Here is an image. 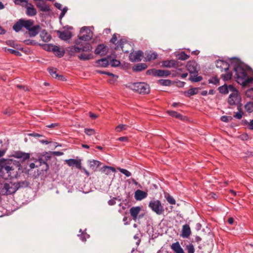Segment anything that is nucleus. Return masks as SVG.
<instances>
[{
    "instance_id": "f257e3e1",
    "label": "nucleus",
    "mask_w": 253,
    "mask_h": 253,
    "mask_svg": "<svg viewBox=\"0 0 253 253\" xmlns=\"http://www.w3.org/2000/svg\"><path fill=\"white\" fill-rule=\"evenodd\" d=\"M231 66L235 72L237 82L243 86L253 82V77H250L247 72L252 71V69L238 58L234 57L230 59Z\"/></svg>"
},
{
    "instance_id": "f03ea898",
    "label": "nucleus",
    "mask_w": 253,
    "mask_h": 253,
    "mask_svg": "<svg viewBox=\"0 0 253 253\" xmlns=\"http://www.w3.org/2000/svg\"><path fill=\"white\" fill-rule=\"evenodd\" d=\"M21 164L19 162L11 159H2L0 160V175L4 179L12 178L16 177L19 170Z\"/></svg>"
},
{
    "instance_id": "7ed1b4c3",
    "label": "nucleus",
    "mask_w": 253,
    "mask_h": 253,
    "mask_svg": "<svg viewBox=\"0 0 253 253\" xmlns=\"http://www.w3.org/2000/svg\"><path fill=\"white\" fill-rule=\"evenodd\" d=\"M131 88L134 91L141 94H147L150 93L149 84L144 82H137L133 83Z\"/></svg>"
},
{
    "instance_id": "20e7f679",
    "label": "nucleus",
    "mask_w": 253,
    "mask_h": 253,
    "mask_svg": "<svg viewBox=\"0 0 253 253\" xmlns=\"http://www.w3.org/2000/svg\"><path fill=\"white\" fill-rule=\"evenodd\" d=\"M18 187L15 183L12 182L0 184V193L2 195H10L15 193Z\"/></svg>"
},
{
    "instance_id": "39448f33",
    "label": "nucleus",
    "mask_w": 253,
    "mask_h": 253,
    "mask_svg": "<svg viewBox=\"0 0 253 253\" xmlns=\"http://www.w3.org/2000/svg\"><path fill=\"white\" fill-rule=\"evenodd\" d=\"M85 32V34L79 36L78 39L75 41V44L80 45L81 43L84 42H85L89 41L92 38V35H90L91 31L86 27H83L81 29L80 32L84 33Z\"/></svg>"
},
{
    "instance_id": "423d86ee",
    "label": "nucleus",
    "mask_w": 253,
    "mask_h": 253,
    "mask_svg": "<svg viewBox=\"0 0 253 253\" xmlns=\"http://www.w3.org/2000/svg\"><path fill=\"white\" fill-rule=\"evenodd\" d=\"M148 207L158 215L163 214L165 210L161 202L159 200H152L149 202Z\"/></svg>"
},
{
    "instance_id": "0eeeda50",
    "label": "nucleus",
    "mask_w": 253,
    "mask_h": 253,
    "mask_svg": "<svg viewBox=\"0 0 253 253\" xmlns=\"http://www.w3.org/2000/svg\"><path fill=\"white\" fill-rule=\"evenodd\" d=\"M187 70L191 74H197L200 68L198 63L195 60L189 61L186 65Z\"/></svg>"
},
{
    "instance_id": "6e6552de",
    "label": "nucleus",
    "mask_w": 253,
    "mask_h": 253,
    "mask_svg": "<svg viewBox=\"0 0 253 253\" xmlns=\"http://www.w3.org/2000/svg\"><path fill=\"white\" fill-rule=\"evenodd\" d=\"M143 56L144 52L141 50H138L131 52L129 55L128 58L129 60L132 62H139L141 61Z\"/></svg>"
},
{
    "instance_id": "1a4fd4ad",
    "label": "nucleus",
    "mask_w": 253,
    "mask_h": 253,
    "mask_svg": "<svg viewBox=\"0 0 253 253\" xmlns=\"http://www.w3.org/2000/svg\"><path fill=\"white\" fill-rule=\"evenodd\" d=\"M48 52H52L54 54L61 58L64 55L65 51L63 49L61 48L59 46L48 44Z\"/></svg>"
},
{
    "instance_id": "9d476101",
    "label": "nucleus",
    "mask_w": 253,
    "mask_h": 253,
    "mask_svg": "<svg viewBox=\"0 0 253 253\" xmlns=\"http://www.w3.org/2000/svg\"><path fill=\"white\" fill-rule=\"evenodd\" d=\"M241 102V97L239 92L231 93L228 98V103L230 105H235Z\"/></svg>"
},
{
    "instance_id": "9b49d317",
    "label": "nucleus",
    "mask_w": 253,
    "mask_h": 253,
    "mask_svg": "<svg viewBox=\"0 0 253 253\" xmlns=\"http://www.w3.org/2000/svg\"><path fill=\"white\" fill-rule=\"evenodd\" d=\"M215 65L217 68H219L220 71H228L230 67L228 62L222 60H217L215 61Z\"/></svg>"
},
{
    "instance_id": "f8f14e48",
    "label": "nucleus",
    "mask_w": 253,
    "mask_h": 253,
    "mask_svg": "<svg viewBox=\"0 0 253 253\" xmlns=\"http://www.w3.org/2000/svg\"><path fill=\"white\" fill-rule=\"evenodd\" d=\"M56 33L58 37L63 41H67L73 36L72 32L68 31H60L58 30Z\"/></svg>"
},
{
    "instance_id": "ddd939ff",
    "label": "nucleus",
    "mask_w": 253,
    "mask_h": 253,
    "mask_svg": "<svg viewBox=\"0 0 253 253\" xmlns=\"http://www.w3.org/2000/svg\"><path fill=\"white\" fill-rule=\"evenodd\" d=\"M108 51V48L105 44L102 43L98 44L95 49L94 53L96 54L101 55H105Z\"/></svg>"
},
{
    "instance_id": "4468645a",
    "label": "nucleus",
    "mask_w": 253,
    "mask_h": 253,
    "mask_svg": "<svg viewBox=\"0 0 253 253\" xmlns=\"http://www.w3.org/2000/svg\"><path fill=\"white\" fill-rule=\"evenodd\" d=\"M65 162L69 167L75 166L78 169H82L81 160L70 159L66 160Z\"/></svg>"
},
{
    "instance_id": "2eb2a0df",
    "label": "nucleus",
    "mask_w": 253,
    "mask_h": 253,
    "mask_svg": "<svg viewBox=\"0 0 253 253\" xmlns=\"http://www.w3.org/2000/svg\"><path fill=\"white\" fill-rule=\"evenodd\" d=\"M141 207L139 206L132 207L129 210V213L132 219L136 221L138 218V214L141 211Z\"/></svg>"
},
{
    "instance_id": "dca6fc26",
    "label": "nucleus",
    "mask_w": 253,
    "mask_h": 253,
    "mask_svg": "<svg viewBox=\"0 0 253 253\" xmlns=\"http://www.w3.org/2000/svg\"><path fill=\"white\" fill-rule=\"evenodd\" d=\"M144 54V61H151L157 58L158 54L156 52L152 51H146Z\"/></svg>"
},
{
    "instance_id": "f3484780",
    "label": "nucleus",
    "mask_w": 253,
    "mask_h": 253,
    "mask_svg": "<svg viewBox=\"0 0 253 253\" xmlns=\"http://www.w3.org/2000/svg\"><path fill=\"white\" fill-rule=\"evenodd\" d=\"M178 63L177 60L171 59V60H163L162 62V66L165 68H176L177 66Z\"/></svg>"
},
{
    "instance_id": "a211bd4d",
    "label": "nucleus",
    "mask_w": 253,
    "mask_h": 253,
    "mask_svg": "<svg viewBox=\"0 0 253 253\" xmlns=\"http://www.w3.org/2000/svg\"><path fill=\"white\" fill-rule=\"evenodd\" d=\"M191 234V231L190 226L188 224H185L182 226L181 234L180 236L184 238H188Z\"/></svg>"
},
{
    "instance_id": "6ab92c4d",
    "label": "nucleus",
    "mask_w": 253,
    "mask_h": 253,
    "mask_svg": "<svg viewBox=\"0 0 253 253\" xmlns=\"http://www.w3.org/2000/svg\"><path fill=\"white\" fill-rule=\"evenodd\" d=\"M88 163L89 168L93 170V171H96L97 168L102 164L101 162L95 160H88Z\"/></svg>"
},
{
    "instance_id": "aec40b11",
    "label": "nucleus",
    "mask_w": 253,
    "mask_h": 253,
    "mask_svg": "<svg viewBox=\"0 0 253 253\" xmlns=\"http://www.w3.org/2000/svg\"><path fill=\"white\" fill-rule=\"evenodd\" d=\"M55 6L59 10H61V12L59 15V18L60 19V22L61 24V19L64 16L65 13L67 12L68 10L67 7L65 6L63 8H62V5L59 3L55 2L54 3Z\"/></svg>"
},
{
    "instance_id": "412c9836",
    "label": "nucleus",
    "mask_w": 253,
    "mask_h": 253,
    "mask_svg": "<svg viewBox=\"0 0 253 253\" xmlns=\"http://www.w3.org/2000/svg\"><path fill=\"white\" fill-rule=\"evenodd\" d=\"M76 45V44L75 45L69 46L67 49V51L70 56H74L76 53L81 52V47Z\"/></svg>"
},
{
    "instance_id": "4be33fe9",
    "label": "nucleus",
    "mask_w": 253,
    "mask_h": 253,
    "mask_svg": "<svg viewBox=\"0 0 253 253\" xmlns=\"http://www.w3.org/2000/svg\"><path fill=\"white\" fill-rule=\"evenodd\" d=\"M147 196V193L146 192L139 189L137 190L134 193L135 199L137 201H140L144 199Z\"/></svg>"
},
{
    "instance_id": "5701e85b",
    "label": "nucleus",
    "mask_w": 253,
    "mask_h": 253,
    "mask_svg": "<svg viewBox=\"0 0 253 253\" xmlns=\"http://www.w3.org/2000/svg\"><path fill=\"white\" fill-rule=\"evenodd\" d=\"M40 30V27L39 25L33 26L28 30V34L30 37H34L39 33Z\"/></svg>"
},
{
    "instance_id": "b1692460",
    "label": "nucleus",
    "mask_w": 253,
    "mask_h": 253,
    "mask_svg": "<svg viewBox=\"0 0 253 253\" xmlns=\"http://www.w3.org/2000/svg\"><path fill=\"white\" fill-rule=\"evenodd\" d=\"M13 156L17 159H21L23 161L28 159L30 157L29 154L23 153L20 151L15 152L13 154Z\"/></svg>"
},
{
    "instance_id": "393cba45",
    "label": "nucleus",
    "mask_w": 253,
    "mask_h": 253,
    "mask_svg": "<svg viewBox=\"0 0 253 253\" xmlns=\"http://www.w3.org/2000/svg\"><path fill=\"white\" fill-rule=\"evenodd\" d=\"M200 87H192L187 91L183 92V94L187 97H190L191 96L197 94L198 93V90Z\"/></svg>"
},
{
    "instance_id": "a878e982",
    "label": "nucleus",
    "mask_w": 253,
    "mask_h": 253,
    "mask_svg": "<svg viewBox=\"0 0 253 253\" xmlns=\"http://www.w3.org/2000/svg\"><path fill=\"white\" fill-rule=\"evenodd\" d=\"M148 67L146 63H141L135 65L132 67V70L134 72H138L145 70Z\"/></svg>"
},
{
    "instance_id": "bb28decb",
    "label": "nucleus",
    "mask_w": 253,
    "mask_h": 253,
    "mask_svg": "<svg viewBox=\"0 0 253 253\" xmlns=\"http://www.w3.org/2000/svg\"><path fill=\"white\" fill-rule=\"evenodd\" d=\"M167 113L170 116L172 117H174L176 119H179L180 120H185L186 119V116H184L182 115L181 114L178 113V112L172 111V110H169L167 111Z\"/></svg>"
},
{
    "instance_id": "cd10ccee",
    "label": "nucleus",
    "mask_w": 253,
    "mask_h": 253,
    "mask_svg": "<svg viewBox=\"0 0 253 253\" xmlns=\"http://www.w3.org/2000/svg\"><path fill=\"white\" fill-rule=\"evenodd\" d=\"M171 249L175 253H185L178 242L173 243L171 246Z\"/></svg>"
},
{
    "instance_id": "c85d7f7f",
    "label": "nucleus",
    "mask_w": 253,
    "mask_h": 253,
    "mask_svg": "<svg viewBox=\"0 0 253 253\" xmlns=\"http://www.w3.org/2000/svg\"><path fill=\"white\" fill-rule=\"evenodd\" d=\"M97 67H107L109 65V61L107 58H103L96 61Z\"/></svg>"
},
{
    "instance_id": "c756f323",
    "label": "nucleus",
    "mask_w": 253,
    "mask_h": 253,
    "mask_svg": "<svg viewBox=\"0 0 253 253\" xmlns=\"http://www.w3.org/2000/svg\"><path fill=\"white\" fill-rule=\"evenodd\" d=\"M81 48V51L89 52L91 51L92 47L89 42H82L79 45Z\"/></svg>"
},
{
    "instance_id": "7c9ffc66",
    "label": "nucleus",
    "mask_w": 253,
    "mask_h": 253,
    "mask_svg": "<svg viewBox=\"0 0 253 253\" xmlns=\"http://www.w3.org/2000/svg\"><path fill=\"white\" fill-rule=\"evenodd\" d=\"M100 171L108 175L110 174L111 171L113 172H116V169L113 167L104 166L100 169Z\"/></svg>"
},
{
    "instance_id": "2f4dec72",
    "label": "nucleus",
    "mask_w": 253,
    "mask_h": 253,
    "mask_svg": "<svg viewBox=\"0 0 253 253\" xmlns=\"http://www.w3.org/2000/svg\"><path fill=\"white\" fill-rule=\"evenodd\" d=\"M37 6L42 11H47V5L46 1H36Z\"/></svg>"
},
{
    "instance_id": "473e14b6",
    "label": "nucleus",
    "mask_w": 253,
    "mask_h": 253,
    "mask_svg": "<svg viewBox=\"0 0 253 253\" xmlns=\"http://www.w3.org/2000/svg\"><path fill=\"white\" fill-rule=\"evenodd\" d=\"M170 74V71L157 69V77H167Z\"/></svg>"
},
{
    "instance_id": "72a5a7b5",
    "label": "nucleus",
    "mask_w": 253,
    "mask_h": 253,
    "mask_svg": "<svg viewBox=\"0 0 253 253\" xmlns=\"http://www.w3.org/2000/svg\"><path fill=\"white\" fill-rule=\"evenodd\" d=\"M113 57L112 59H111L110 64L111 66L113 67H117L121 66V62L119 60H117L116 58L117 57V55L115 52H114L113 53Z\"/></svg>"
},
{
    "instance_id": "f704fd0d",
    "label": "nucleus",
    "mask_w": 253,
    "mask_h": 253,
    "mask_svg": "<svg viewBox=\"0 0 253 253\" xmlns=\"http://www.w3.org/2000/svg\"><path fill=\"white\" fill-rule=\"evenodd\" d=\"M22 27H23V25L22 24V19H21L14 24L13 26V29L16 32H18L21 30Z\"/></svg>"
},
{
    "instance_id": "c9c22d12",
    "label": "nucleus",
    "mask_w": 253,
    "mask_h": 253,
    "mask_svg": "<svg viewBox=\"0 0 253 253\" xmlns=\"http://www.w3.org/2000/svg\"><path fill=\"white\" fill-rule=\"evenodd\" d=\"M79 59L82 61L88 60L93 58V55L91 53L84 54L82 53L78 56Z\"/></svg>"
},
{
    "instance_id": "e433bc0d",
    "label": "nucleus",
    "mask_w": 253,
    "mask_h": 253,
    "mask_svg": "<svg viewBox=\"0 0 253 253\" xmlns=\"http://www.w3.org/2000/svg\"><path fill=\"white\" fill-rule=\"evenodd\" d=\"M33 24L34 21L32 20H24L22 19L23 27L25 28L28 30L33 26Z\"/></svg>"
},
{
    "instance_id": "4c0bfd02",
    "label": "nucleus",
    "mask_w": 253,
    "mask_h": 253,
    "mask_svg": "<svg viewBox=\"0 0 253 253\" xmlns=\"http://www.w3.org/2000/svg\"><path fill=\"white\" fill-rule=\"evenodd\" d=\"M26 14L28 16H34L37 14L36 9L34 7L33 5L30 4V5L28 6L27 8Z\"/></svg>"
},
{
    "instance_id": "58836bf2",
    "label": "nucleus",
    "mask_w": 253,
    "mask_h": 253,
    "mask_svg": "<svg viewBox=\"0 0 253 253\" xmlns=\"http://www.w3.org/2000/svg\"><path fill=\"white\" fill-rule=\"evenodd\" d=\"M47 153L45 152V153L40 157H39V162L40 165L44 164L46 165V167H47Z\"/></svg>"
},
{
    "instance_id": "ea45409f",
    "label": "nucleus",
    "mask_w": 253,
    "mask_h": 253,
    "mask_svg": "<svg viewBox=\"0 0 253 253\" xmlns=\"http://www.w3.org/2000/svg\"><path fill=\"white\" fill-rule=\"evenodd\" d=\"M158 83L163 86H170L172 84V82L168 79H160L158 81Z\"/></svg>"
},
{
    "instance_id": "a19ab883",
    "label": "nucleus",
    "mask_w": 253,
    "mask_h": 253,
    "mask_svg": "<svg viewBox=\"0 0 253 253\" xmlns=\"http://www.w3.org/2000/svg\"><path fill=\"white\" fill-rule=\"evenodd\" d=\"M176 57L177 59L178 60H185L186 59H188L189 58L190 56L186 54V53L184 51H181L180 53L176 55Z\"/></svg>"
},
{
    "instance_id": "79ce46f5",
    "label": "nucleus",
    "mask_w": 253,
    "mask_h": 253,
    "mask_svg": "<svg viewBox=\"0 0 253 253\" xmlns=\"http://www.w3.org/2000/svg\"><path fill=\"white\" fill-rule=\"evenodd\" d=\"M241 125L247 126L249 129L253 130V119L249 122L247 120H243L241 122Z\"/></svg>"
},
{
    "instance_id": "37998d69",
    "label": "nucleus",
    "mask_w": 253,
    "mask_h": 253,
    "mask_svg": "<svg viewBox=\"0 0 253 253\" xmlns=\"http://www.w3.org/2000/svg\"><path fill=\"white\" fill-rule=\"evenodd\" d=\"M219 92L223 94H227L228 93V88L227 85L225 84L224 85L219 86L218 88Z\"/></svg>"
},
{
    "instance_id": "c03bdc74",
    "label": "nucleus",
    "mask_w": 253,
    "mask_h": 253,
    "mask_svg": "<svg viewBox=\"0 0 253 253\" xmlns=\"http://www.w3.org/2000/svg\"><path fill=\"white\" fill-rule=\"evenodd\" d=\"M127 40L126 39H121L117 42V44L115 48V49H118L119 47H121L122 49L123 46L125 43H126Z\"/></svg>"
},
{
    "instance_id": "a18cd8bd",
    "label": "nucleus",
    "mask_w": 253,
    "mask_h": 253,
    "mask_svg": "<svg viewBox=\"0 0 253 253\" xmlns=\"http://www.w3.org/2000/svg\"><path fill=\"white\" fill-rule=\"evenodd\" d=\"M226 72V73L225 74L221 75V78L223 79V81H228L231 79L232 73L231 72Z\"/></svg>"
},
{
    "instance_id": "49530a36",
    "label": "nucleus",
    "mask_w": 253,
    "mask_h": 253,
    "mask_svg": "<svg viewBox=\"0 0 253 253\" xmlns=\"http://www.w3.org/2000/svg\"><path fill=\"white\" fill-rule=\"evenodd\" d=\"M245 109L248 113L253 112V102H249L245 105Z\"/></svg>"
},
{
    "instance_id": "de8ad7c7",
    "label": "nucleus",
    "mask_w": 253,
    "mask_h": 253,
    "mask_svg": "<svg viewBox=\"0 0 253 253\" xmlns=\"http://www.w3.org/2000/svg\"><path fill=\"white\" fill-rule=\"evenodd\" d=\"M195 75L196 76L194 77H192V76L191 75L189 80L194 83H197L203 80V77L202 76H197V74Z\"/></svg>"
},
{
    "instance_id": "09e8293b",
    "label": "nucleus",
    "mask_w": 253,
    "mask_h": 253,
    "mask_svg": "<svg viewBox=\"0 0 253 253\" xmlns=\"http://www.w3.org/2000/svg\"><path fill=\"white\" fill-rule=\"evenodd\" d=\"M208 82L209 84L218 85L219 84V79L216 76L212 77L209 80Z\"/></svg>"
},
{
    "instance_id": "8fccbe9b",
    "label": "nucleus",
    "mask_w": 253,
    "mask_h": 253,
    "mask_svg": "<svg viewBox=\"0 0 253 253\" xmlns=\"http://www.w3.org/2000/svg\"><path fill=\"white\" fill-rule=\"evenodd\" d=\"M29 183L27 181L24 180L17 182L16 185H17L18 189L19 188L27 187L29 186Z\"/></svg>"
},
{
    "instance_id": "3c124183",
    "label": "nucleus",
    "mask_w": 253,
    "mask_h": 253,
    "mask_svg": "<svg viewBox=\"0 0 253 253\" xmlns=\"http://www.w3.org/2000/svg\"><path fill=\"white\" fill-rule=\"evenodd\" d=\"M63 153L60 151H48V160L53 156H62Z\"/></svg>"
},
{
    "instance_id": "603ef678",
    "label": "nucleus",
    "mask_w": 253,
    "mask_h": 253,
    "mask_svg": "<svg viewBox=\"0 0 253 253\" xmlns=\"http://www.w3.org/2000/svg\"><path fill=\"white\" fill-rule=\"evenodd\" d=\"M4 51L6 52L8 51L10 53L14 54L18 56H20L21 55V53L19 51L13 49L5 48Z\"/></svg>"
},
{
    "instance_id": "864d4df0",
    "label": "nucleus",
    "mask_w": 253,
    "mask_h": 253,
    "mask_svg": "<svg viewBox=\"0 0 253 253\" xmlns=\"http://www.w3.org/2000/svg\"><path fill=\"white\" fill-rule=\"evenodd\" d=\"M48 73L52 78L55 79L57 78L56 75H58V74L57 73L56 69L48 68Z\"/></svg>"
},
{
    "instance_id": "5fc2aeb1",
    "label": "nucleus",
    "mask_w": 253,
    "mask_h": 253,
    "mask_svg": "<svg viewBox=\"0 0 253 253\" xmlns=\"http://www.w3.org/2000/svg\"><path fill=\"white\" fill-rule=\"evenodd\" d=\"M157 69L155 68L149 69L146 71V75H152L154 77H157Z\"/></svg>"
},
{
    "instance_id": "6e6d98bb",
    "label": "nucleus",
    "mask_w": 253,
    "mask_h": 253,
    "mask_svg": "<svg viewBox=\"0 0 253 253\" xmlns=\"http://www.w3.org/2000/svg\"><path fill=\"white\" fill-rule=\"evenodd\" d=\"M126 128H127L126 125L121 124L116 127L115 130L117 132H121L124 130H126Z\"/></svg>"
},
{
    "instance_id": "4d7b16f0",
    "label": "nucleus",
    "mask_w": 253,
    "mask_h": 253,
    "mask_svg": "<svg viewBox=\"0 0 253 253\" xmlns=\"http://www.w3.org/2000/svg\"><path fill=\"white\" fill-rule=\"evenodd\" d=\"M185 249L188 251V253H194L195 252L194 247L192 244H189L186 245Z\"/></svg>"
},
{
    "instance_id": "13d9d810",
    "label": "nucleus",
    "mask_w": 253,
    "mask_h": 253,
    "mask_svg": "<svg viewBox=\"0 0 253 253\" xmlns=\"http://www.w3.org/2000/svg\"><path fill=\"white\" fill-rule=\"evenodd\" d=\"M84 132L88 136L93 135L95 133V130L92 128H85Z\"/></svg>"
},
{
    "instance_id": "bf43d9fd",
    "label": "nucleus",
    "mask_w": 253,
    "mask_h": 253,
    "mask_svg": "<svg viewBox=\"0 0 253 253\" xmlns=\"http://www.w3.org/2000/svg\"><path fill=\"white\" fill-rule=\"evenodd\" d=\"M166 199L167 201L171 205H175V200L169 194H168V196H166Z\"/></svg>"
},
{
    "instance_id": "052dcab7",
    "label": "nucleus",
    "mask_w": 253,
    "mask_h": 253,
    "mask_svg": "<svg viewBox=\"0 0 253 253\" xmlns=\"http://www.w3.org/2000/svg\"><path fill=\"white\" fill-rule=\"evenodd\" d=\"M233 119L232 117L231 116H223L221 117L220 120L221 121L228 123L231 121Z\"/></svg>"
},
{
    "instance_id": "680f3d73",
    "label": "nucleus",
    "mask_w": 253,
    "mask_h": 253,
    "mask_svg": "<svg viewBox=\"0 0 253 253\" xmlns=\"http://www.w3.org/2000/svg\"><path fill=\"white\" fill-rule=\"evenodd\" d=\"M80 234L78 235V236L79 237L80 239L83 242H85L86 241L85 237L84 232L80 229L79 230Z\"/></svg>"
},
{
    "instance_id": "e2e57ef3",
    "label": "nucleus",
    "mask_w": 253,
    "mask_h": 253,
    "mask_svg": "<svg viewBox=\"0 0 253 253\" xmlns=\"http://www.w3.org/2000/svg\"><path fill=\"white\" fill-rule=\"evenodd\" d=\"M58 145L57 144V143L55 142H53L52 141H49L48 140V148L51 149H53L56 148Z\"/></svg>"
},
{
    "instance_id": "0e129e2a",
    "label": "nucleus",
    "mask_w": 253,
    "mask_h": 253,
    "mask_svg": "<svg viewBox=\"0 0 253 253\" xmlns=\"http://www.w3.org/2000/svg\"><path fill=\"white\" fill-rule=\"evenodd\" d=\"M40 37L42 42H47V34L46 32H42L40 34Z\"/></svg>"
},
{
    "instance_id": "69168bd1",
    "label": "nucleus",
    "mask_w": 253,
    "mask_h": 253,
    "mask_svg": "<svg viewBox=\"0 0 253 253\" xmlns=\"http://www.w3.org/2000/svg\"><path fill=\"white\" fill-rule=\"evenodd\" d=\"M120 171L125 175L127 177H129L131 175V173L130 172H129L128 170H127L126 169H119Z\"/></svg>"
},
{
    "instance_id": "338daca9",
    "label": "nucleus",
    "mask_w": 253,
    "mask_h": 253,
    "mask_svg": "<svg viewBox=\"0 0 253 253\" xmlns=\"http://www.w3.org/2000/svg\"><path fill=\"white\" fill-rule=\"evenodd\" d=\"M246 95L248 97H253V87L247 89Z\"/></svg>"
},
{
    "instance_id": "774afa93",
    "label": "nucleus",
    "mask_w": 253,
    "mask_h": 253,
    "mask_svg": "<svg viewBox=\"0 0 253 253\" xmlns=\"http://www.w3.org/2000/svg\"><path fill=\"white\" fill-rule=\"evenodd\" d=\"M227 87L228 88V90L232 91V93H238L239 91L237 90L236 88H235L232 84L227 85Z\"/></svg>"
}]
</instances>
